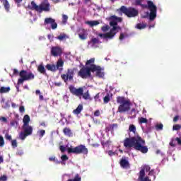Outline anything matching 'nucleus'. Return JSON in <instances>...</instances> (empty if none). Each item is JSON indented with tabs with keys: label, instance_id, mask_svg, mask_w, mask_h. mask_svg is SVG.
I'll return each instance as SVG.
<instances>
[{
	"label": "nucleus",
	"instance_id": "obj_46",
	"mask_svg": "<svg viewBox=\"0 0 181 181\" xmlns=\"http://www.w3.org/2000/svg\"><path fill=\"white\" fill-rule=\"evenodd\" d=\"M110 100H111V98L109 95H107L106 96H105L103 101L105 104H107V103H110Z\"/></svg>",
	"mask_w": 181,
	"mask_h": 181
},
{
	"label": "nucleus",
	"instance_id": "obj_9",
	"mask_svg": "<svg viewBox=\"0 0 181 181\" xmlns=\"http://www.w3.org/2000/svg\"><path fill=\"white\" fill-rule=\"evenodd\" d=\"M20 78L18 80V84H23L24 81H29V80H33L35 75L31 72H28L25 70L21 71L19 73Z\"/></svg>",
	"mask_w": 181,
	"mask_h": 181
},
{
	"label": "nucleus",
	"instance_id": "obj_14",
	"mask_svg": "<svg viewBox=\"0 0 181 181\" xmlns=\"http://www.w3.org/2000/svg\"><path fill=\"white\" fill-rule=\"evenodd\" d=\"M78 36L81 40H86L88 37V31L83 28H79L78 30Z\"/></svg>",
	"mask_w": 181,
	"mask_h": 181
},
{
	"label": "nucleus",
	"instance_id": "obj_60",
	"mask_svg": "<svg viewBox=\"0 0 181 181\" xmlns=\"http://www.w3.org/2000/svg\"><path fill=\"white\" fill-rule=\"evenodd\" d=\"M94 116H95V117H100V110H96V111L94 112Z\"/></svg>",
	"mask_w": 181,
	"mask_h": 181
},
{
	"label": "nucleus",
	"instance_id": "obj_63",
	"mask_svg": "<svg viewBox=\"0 0 181 181\" xmlns=\"http://www.w3.org/2000/svg\"><path fill=\"white\" fill-rule=\"evenodd\" d=\"M4 162V156H0V163H2Z\"/></svg>",
	"mask_w": 181,
	"mask_h": 181
},
{
	"label": "nucleus",
	"instance_id": "obj_40",
	"mask_svg": "<svg viewBox=\"0 0 181 181\" xmlns=\"http://www.w3.org/2000/svg\"><path fill=\"white\" fill-rule=\"evenodd\" d=\"M82 95H83V98H84V100H90V93H88V90H87L86 93H83Z\"/></svg>",
	"mask_w": 181,
	"mask_h": 181
},
{
	"label": "nucleus",
	"instance_id": "obj_17",
	"mask_svg": "<svg viewBox=\"0 0 181 181\" xmlns=\"http://www.w3.org/2000/svg\"><path fill=\"white\" fill-rule=\"evenodd\" d=\"M120 166L123 168V169H128L129 168V161H128V158L123 157L122 158L121 160H120Z\"/></svg>",
	"mask_w": 181,
	"mask_h": 181
},
{
	"label": "nucleus",
	"instance_id": "obj_12",
	"mask_svg": "<svg viewBox=\"0 0 181 181\" xmlns=\"http://www.w3.org/2000/svg\"><path fill=\"white\" fill-rule=\"evenodd\" d=\"M78 76L82 78H87L91 76V70L87 67H83L79 71Z\"/></svg>",
	"mask_w": 181,
	"mask_h": 181
},
{
	"label": "nucleus",
	"instance_id": "obj_62",
	"mask_svg": "<svg viewBox=\"0 0 181 181\" xmlns=\"http://www.w3.org/2000/svg\"><path fill=\"white\" fill-rule=\"evenodd\" d=\"M16 4H18V6H19V4H21V2H22V0H14Z\"/></svg>",
	"mask_w": 181,
	"mask_h": 181
},
{
	"label": "nucleus",
	"instance_id": "obj_13",
	"mask_svg": "<svg viewBox=\"0 0 181 181\" xmlns=\"http://www.w3.org/2000/svg\"><path fill=\"white\" fill-rule=\"evenodd\" d=\"M69 91L71 93V94H74V95L81 97V95H83V88H76L74 86H70Z\"/></svg>",
	"mask_w": 181,
	"mask_h": 181
},
{
	"label": "nucleus",
	"instance_id": "obj_30",
	"mask_svg": "<svg viewBox=\"0 0 181 181\" xmlns=\"http://www.w3.org/2000/svg\"><path fill=\"white\" fill-rule=\"evenodd\" d=\"M138 122L139 125H142V124H148V119L144 117H139Z\"/></svg>",
	"mask_w": 181,
	"mask_h": 181
},
{
	"label": "nucleus",
	"instance_id": "obj_27",
	"mask_svg": "<svg viewBox=\"0 0 181 181\" xmlns=\"http://www.w3.org/2000/svg\"><path fill=\"white\" fill-rule=\"evenodd\" d=\"M81 111H83V105H79L76 109H75L73 111V113L75 114V115H78V114H80V112H81Z\"/></svg>",
	"mask_w": 181,
	"mask_h": 181
},
{
	"label": "nucleus",
	"instance_id": "obj_19",
	"mask_svg": "<svg viewBox=\"0 0 181 181\" xmlns=\"http://www.w3.org/2000/svg\"><path fill=\"white\" fill-rule=\"evenodd\" d=\"M176 142L178 144V145H181V139L179 137H177L176 139H172L170 141V146L171 148H175L176 146Z\"/></svg>",
	"mask_w": 181,
	"mask_h": 181
},
{
	"label": "nucleus",
	"instance_id": "obj_53",
	"mask_svg": "<svg viewBox=\"0 0 181 181\" xmlns=\"http://www.w3.org/2000/svg\"><path fill=\"white\" fill-rule=\"evenodd\" d=\"M111 144H112V141L109 140L103 144V146H109V145H111Z\"/></svg>",
	"mask_w": 181,
	"mask_h": 181
},
{
	"label": "nucleus",
	"instance_id": "obj_56",
	"mask_svg": "<svg viewBox=\"0 0 181 181\" xmlns=\"http://www.w3.org/2000/svg\"><path fill=\"white\" fill-rule=\"evenodd\" d=\"M11 127H16V125H18V122L13 121L11 122Z\"/></svg>",
	"mask_w": 181,
	"mask_h": 181
},
{
	"label": "nucleus",
	"instance_id": "obj_49",
	"mask_svg": "<svg viewBox=\"0 0 181 181\" xmlns=\"http://www.w3.org/2000/svg\"><path fill=\"white\" fill-rule=\"evenodd\" d=\"M59 149H60L61 152H66V151H67V149H69V148H67L66 146H61L59 147Z\"/></svg>",
	"mask_w": 181,
	"mask_h": 181
},
{
	"label": "nucleus",
	"instance_id": "obj_64",
	"mask_svg": "<svg viewBox=\"0 0 181 181\" xmlns=\"http://www.w3.org/2000/svg\"><path fill=\"white\" fill-rule=\"evenodd\" d=\"M13 74H18V69H13Z\"/></svg>",
	"mask_w": 181,
	"mask_h": 181
},
{
	"label": "nucleus",
	"instance_id": "obj_28",
	"mask_svg": "<svg viewBox=\"0 0 181 181\" xmlns=\"http://www.w3.org/2000/svg\"><path fill=\"white\" fill-rule=\"evenodd\" d=\"M9 91H11V87H9V86H8V87L2 86L0 88L1 94L9 93Z\"/></svg>",
	"mask_w": 181,
	"mask_h": 181
},
{
	"label": "nucleus",
	"instance_id": "obj_33",
	"mask_svg": "<svg viewBox=\"0 0 181 181\" xmlns=\"http://www.w3.org/2000/svg\"><path fill=\"white\" fill-rule=\"evenodd\" d=\"M86 24L89 25L90 26H97V25H100V22L97 21H86Z\"/></svg>",
	"mask_w": 181,
	"mask_h": 181
},
{
	"label": "nucleus",
	"instance_id": "obj_10",
	"mask_svg": "<svg viewBox=\"0 0 181 181\" xmlns=\"http://www.w3.org/2000/svg\"><path fill=\"white\" fill-rule=\"evenodd\" d=\"M119 11L125 13L128 18H135L139 13V11L136 8L132 7L127 8L125 6H122L119 8Z\"/></svg>",
	"mask_w": 181,
	"mask_h": 181
},
{
	"label": "nucleus",
	"instance_id": "obj_20",
	"mask_svg": "<svg viewBox=\"0 0 181 181\" xmlns=\"http://www.w3.org/2000/svg\"><path fill=\"white\" fill-rule=\"evenodd\" d=\"M61 160H59V165H62L63 166L66 165V161L69 160V156H67V155L66 154H63L61 157H60Z\"/></svg>",
	"mask_w": 181,
	"mask_h": 181
},
{
	"label": "nucleus",
	"instance_id": "obj_38",
	"mask_svg": "<svg viewBox=\"0 0 181 181\" xmlns=\"http://www.w3.org/2000/svg\"><path fill=\"white\" fill-rule=\"evenodd\" d=\"M67 35L66 34H60L58 37H57V39L58 40H65V39H67Z\"/></svg>",
	"mask_w": 181,
	"mask_h": 181
},
{
	"label": "nucleus",
	"instance_id": "obj_57",
	"mask_svg": "<svg viewBox=\"0 0 181 181\" xmlns=\"http://www.w3.org/2000/svg\"><path fill=\"white\" fill-rule=\"evenodd\" d=\"M94 99H95V101H100V94L98 93V94L95 96Z\"/></svg>",
	"mask_w": 181,
	"mask_h": 181
},
{
	"label": "nucleus",
	"instance_id": "obj_55",
	"mask_svg": "<svg viewBox=\"0 0 181 181\" xmlns=\"http://www.w3.org/2000/svg\"><path fill=\"white\" fill-rule=\"evenodd\" d=\"M19 111H20V112H21V114H23V112H25V107L21 106L19 108Z\"/></svg>",
	"mask_w": 181,
	"mask_h": 181
},
{
	"label": "nucleus",
	"instance_id": "obj_43",
	"mask_svg": "<svg viewBox=\"0 0 181 181\" xmlns=\"http://www.w3.org/2000/svg\"><path fill=\"white\" fill-rule=\"evenodd\" d=\"M107 154L109 155V156H114L118 154V150H116L115 151H107Z\"/></svg>",
	"mask_w": 181,
	"mask_h": 181
},
{
	"label": "nucleus",
	"instance_id": "obj_1",
	"mask_svg": "<svg viewBox=\"0 0 181 181\" xmlns=\"http://www.w3.org/2000/svg\"><path fill=\"white\" fill-rule=\"evenodd\" d=\"M110 26H112V28H110V32L103 34L99 33L96 38H92L90 41L88 42L89 47H91L92 49H97L101 43L100 39H112L114 36L117 35V32H119L121 28L117 25V24L118 22H121V18L113 16L110 18Z\"/></svg>",
	"mask_w": 181,
	"mask_h": 181
},
{
	"label": "nucleus",
	"instance_id": "obj_2",
	"mask_svg": "<svg viewBox=\"0 0 181 181\" xmlns=\"http://www.w3.org/2000/svg\"><path fill=\"white\" fill-rule=\"evenodd\" d=\"M144 145H145V141L139 136L127 138L124 141L125 148H132L134 146L136 151H139L141 153H148V147Z\"/></svg>",
	"mask_w": 181,
	"mask_h": 181
},
{
	"label": "nucleus",
	"instance_id": "obj_34",
	"mask_svg": "<svg viewBox=\"0 0 181 181\" xmlns=\"http://www.w3.org/2000/svg\"><path fill=\"white\" fill-rule=\"evenodd\" d=\"M26 136H29L28 134H27L26 133H24V132H21L19 134V139H21V141H25V139H26Z\"/></svg>",
	"mask_w": 181,
	"mask_h": 181
},
{
	"label": "nucleus",
	"instance_id": "obj_44",
	"mask_svg": "<svg viewBox=\"0 0 181 181\" xmlns=\"http://www.w3.org/2000/svg\"><path fill=\"white\" fill-rule=\"evenodd\" d=\"M130 115H132L130 118H135V117H136V110H135V109H132Z\"/></svg>",
	"mask_w": 181,
	"mask_h": 181
},
{
	"label": "nucleus",
	"instance_id": "obj_21",
	"mask_svg": "<svg viewBox=\"0 0 181 181\" xmlns=\"http://www.w3.org/2000/svg\"><path fill=\"white\" fill-rule=\"evenodd\" d=\"M48 160L49 162H54V165H60V160L54 156H49Z\"/></svg>",
	"mask_w": 181,
	"mask_h": 181
},
{
	"label": "nucleus",
	"instance_id": "obj_6",
	"mask_svg": "<svg viewBox=\"0 0 181 181\" xmlns=\"http://www.w3.org/2000/svg\"><path fill=\"white\" fill-rule=\"evenodd\" d=\"M147 5L150 13H146L145 16H142V18H148L149 21L152 22L156 19L158 8L156 6L153 4V2L151 1H147Z\"/></svg>",
	"mask_w": 181,
	"mask_h": 181
},
{
	"label": "nucleus",
	"instance_id": "obj_45",
	"mask_svg": "<svg viewBox=\"0 0 181 181\" xmlns=\"http://www.w3.org/2000/svg\"><path fill=\"white\" fill-rule=\"evenodd\" d=\"M109 30H110V26L107 25H105L101 28L102 32H108Z\"/></svg>",
	"mask_w": 181,
	"mask_h": 181
},
{
	"label": "nucleus",
	"instance_id": "obj_51",
	"mask_svg": "<svg viewBox=\"0 0 181 181\" xmlns=\"http://www.w3.org/2000/svg\"><path fill=\"white\" fill-rule=\"evenodd\" d=\"M1 122H8V119L5 117H0Z\"/></svg>",
	"mask_w": 181,
	"mask_h": 181
},
{
	"label": "nucleus",
	"instance_id": "obj_58",
	"mask_svg": "<svg viewBox=\"0 0 181 181\" xmlns=\"http://www.w3.org/2000/svg\"><path fill=\"white\" fill-rule=\"evenodd\" d=\"M5 138H6V139H8V141H11V139H12V136L9 134H6Z\"/></svg>",
	"mask_w": 181,
	"mask_h": 181
},
{
	"label": "nucleus",
	"instance_id": "obj_7",
	"mask_svg": "<svg viewBox=\"0 0 181 181\" xmlns=\"http://www.w3.org/2000/svg\"><path fill=\"white\" fill-rule=\"evenodd\" d=\"M31 9H35L37 12H49L50 11V4L47 0H45L43 2L41 3L40 6H37L35 1H32L30 4Z\"/></svg>",
	"mask_w": 181,
	"mask_h": 181
},
{
	"label": "nucleus",
	"instance_id": "obj_54",
	"mask_svg": "<svg viewBox=\"0 0 181 181\" xmlns=\"http://www.w3.org/2000/svg\"><path fill=\"white\" fill-rule=\"evenodd\" d=\"M141 3H142V0H135L134 4V5H141Z\"/></svg>",
	"mask_w": 181,
	"mask_h": 181
},
{
	"label": "nucleus",
	"instance_id": "obj_47",
	"mask_svg": "<svg viewBox=\"0 0 181 181\" xmlns=\"http://www.w3.org/2000/svg\"><path fill=\"white\" fill-rule=\"evenodd\" d=\"M181 125L180 124H175L173 127V131H179L180 129Z\"/></svg>",
	"mask_w": 181,
	"mask_h": 181
},
{
	"label": "nucleus",
	"instance_id": "obj_59",
	"mask_svg": "<svg viewBox=\"0 0 181 181\" xmlns=\"http://www.w3.org/2000/svg\"><path fill=\"white\" fill-rule=\"evenodd\" d=\"M125 39V35L124 33L120 34L119 40H124Z\"/></svg>",
	"mask_w": 181,
	"mask_h": 181
},
{
	"label": "nucleus",
	"instance_id": "obj_52",
	"mask_svg": "<svg viewBox=\"0 0 181 181\" xmlns=\"http://www.w3.org/2000/svg\"><path fill=\"white\" fill-rule=\"evenodd\" d=\"M8 180V177L6 175H2L0 177V181H6Z\"/></svg>",
	"mask_w": 181,
	"mask_h": 181
},
{
	"label": "nucleus",
	"instance_id": "obj_16",
	"mask_svg": "<svg viewBox=\"0 0 181 181\" xmlns=\"http://www.w3.org/2000/svg\"><path fill=\"white\" fill-rule=\"evenodd\" d=\"M63 53V49L60 47H52L51 48V54L54 57H57V56H61Z\"/></svg>",
	"mask_w": 181,
	"mask_h": 181
},
{
	"label": "nucleus",
	"instance_id": "obj_41",
	"mask_svg": "<svg viewBox=\"0 0 181 181\" xmlns=\"http://www.w3.org/2000/svg\"><path fill=\"white\" fill-rule=\"evenodd\" d=\"M156 131H162L163 129V124L161 123L156 124Z\"/></svg>",
	"mask_w": 181,
	"mask_h": 181
},
{
	"label": "nucleus",
	"instance_id": "obj_15",
	"mask_svg": "<svg viewBox=\"0 0 181 181\" xmlns=\"http://www.w3.org/2000/svg\"><path fill=\"white\" fill-rule=\"evenodd\" d=\"M44 23H45V26L50 25L52 29H53V30L57 29V23H56V21H54V19H53L52 18H46L45 19Z\"/></svg>",
	"mask_w": 181,
	"mask_h": 181
},
{
	"label": "nucleus",
	"instance_id": "obj_26",
	"mask_svg": "<svg viewBox=\"0 0 181 181\" xmlns=\"http://www.w3.org/2000/svg\"><path fill=\"white\" fill-rule=\"evenodd\" d=\"M37 71L39 73H41V74H46V69L45 68V66H43V64L38 66Z\"/></svg>",
	"mask_w": 181,
	"mask_h": 181
},
{
	"label": "nucleus",
	"instance_id": "obj_42",
	"mask_svg": "<svg viewBox=\"0 0 181 181\" xmlns=\"http://www.w3.org/2000/svg\"><path fill=\"white\" fill-rule=\"evenodd\" d=\"M67 19H69V16H67V15L64 14L62 16V23L64 25H66V23H67Z\"/></svg>",
	"mask_w": 181,
	"mask_h": 181
},
{
	"label": "nucleus",
	"instance_id": "obj_24",
	"mask_svg": "<svg viewBox=\"0 0 181 181\" xmlns=\"http://www.w3.org/2000/svg\"><path fill=\"white\" fill-rule=\"evenodd\" d=\"M63 132L64 135H66V136H73V132H71V129H70V128H64Z\"/></svg>",
	"mask_w": 181,
	"mask_h": 181
},
{
	"label": "nucleus",
	"instance_id": "obj_22",
	"mask_svg": "<svg viewBox=\"0 0 181 181\" xmlns=\"http://www.w3.org/2000/svg\"><path fill=\"white\" fill-rule=\"evenodd\" d=\"M0 1L1 2H2L6 12H9V9H11V5H9V2H8V0H0Z\"/></svg>",
	"mask_w": 181,
	"mask_h": 181
},
{
	"label": "nucleus",
	"instance_id": "obj_18",
	"mask_svg": "<svg viewBox=\"0 0 181 181\" xmlns=\"http://www.w3.org/2000/svg\"><path fill=\"white\" fill-rule=\"evenodd\" d=\"M23 130L24 133L29 136L33 132V127L29 124L23 125Z\"/></svg>",
	"mask_w": 181,
	"mask_h": 181
},
{
	"label": "nucleus",
	"instance_id": "obj_36",
	"mask_svg": "<svg viewBox=\"0 0 181 181\" xmlns=\"http://www.w3.org/2000/svg\"><path fill=\"white\" fill-rule=\"evenodd\" d=\"M35 95H39L40 101H43V100H45V98L43 97V95H42V92H40V90H36Z\"/></svg>",
	"mask_w": 181,
	"mask_h": 181
},
{
	"label": "nucleus",
	"instance_id": "obj_23",
	"mask_svg": "<svg viewBox=\"0 0 181 181\" xmlns=\"http://www.w3.org/2000/svg\"><path fill=\"white\" fill-rule=\"evenodd\" d=\"M23 122V125H29V123L30 122V117L28 115H24Z\"/></svg>",
	"mask_w": 181,
	"mask_h": 181
},
{
	"label": "nucleus",
	"instance_id": "obj_4",
	"mask_svg": "<svg viewBox=\"0 0 181 181\" xmlns=\"http://www.w3.org/2000/svg\"><path fill=\"white\" fill-rule=\"evenodd\" d=\"M94 62H95V59L94 58L88 60L86 62V68L89 69L92 73H95L97 77L104 78V68L94 64Z\"/></svg>",
	"mask_w": 181,
	"mask_h": 181
},
{
	"label": "nucleus",
	"instance_id": "obj_32",
	"mask_svg": "<svg viewBox=\"0 0 181 181\" xmlns=\"http://www.w3.org/2000/svg\"><path fill=\"white\" fill-rule=\"evenodd\" d=\"M145 28H146V24L144 23H140L136 25V28L139 30H142V29H145Z\"/></svg>",
	"mask_w": 181,
	"mask_h": 181
},
{
	"label": "nucleus",
	"instance_id": "obj_48",
	"mask_svg": "<svg viewBox=\"0 0 181 181\" xmlns=\"http://www.w3.org/2000/svg\"><path fill=\"white\" fill-rule=\"evenodd\" d=\"M11 146H13V148H17L18 147V142L16 141V140H12L11 141Z\"/></svg>",
	"mask_w": 181,
	"mask_h": 181
},
{
	"label": "nucleus",
	"instance_id": "obj_29",
	"mask_svg": "<svg viewBox=\"0 0 181 181\" xmlns=\"http://www.w3.org/2000/svg\"><path fill=\"white\" fill-rule=\"evenodd\" d=\"M129 132H132L135 135V134H136V127L134 124H130L129 126Z\"/></svg>",
	"mask_w": 181,
	"mask_h": 181
},
{
	"label": "nucleus",
	"instance_id": "obj_3",
	"mask_svg": "<svg viewBox=\"0 0 181 181\" xmlns=\"http://www.w3.org/2000/svg\"><path fill=\"white\" fill-rule=\"evenodd\" d=\"M156 179L155 170H151L149 165H145L141 168L137 181H153Z\"/></svg>",
	"mask_w": 181,
	"mask_h": 181
},
{
	"label": "nucleus",
	"instance_id": "obj_37",
	"mask_svg": "<svg viewBox=\"0 0 181 181\" xmlns=\"http://www.w3.org/2000/svg\"><path fill=\"white\" fill-rule=\"evenodd\" d=\"M49 86L51 87H60L62 86V82H49Z\"/></svg>",
	"mask_w": 181,
	"mask_h": 181
},
{
	"label": "nucleus",
	"instance_id": "obj_31",
	"mask_svg": "<svg viewBox=\"0 0 181 181\" xmlns=\"http://www.w3.org/2000/svg\"><path fill=\"white\" fill-rule=\"evenodd\" d=\"M46 69L49 71H56V65L54 64H47Z\"/></svg>",
	"mask_w": 181,
	"mask_h": 181
},
{
	"label": "nucleus",
	"instance_id": "obj_25",
	"mask_svg": "<svg viewBox=\"0 0 181 181\" xmlns=\"http://www.w3.org/2000/svg\"><path fill=\"white\" fill-rule=\"evenodd\" d=\"M64 64V62L62 59H59L57 64L56 69L57 68L58 70L61 71L63 70V65Z\"/></svg>",
	"mask_w": 181,
	"mask_h": 181
},
{
	"label": "nucleus",
	"instance_id": "obj_50",
	"mask_svg": "<svg viewBox=\"0 0 181 181\" xmlns=\"http://www.w3.org/2000/svg\"><path fill=\"white\" fill-rule=\"evenodd\" d=\"M4 145H5L4 137H2V136H0V146H4Z\"/></svg>",
	"mask_w": 181,
	"mask_h": 181
},
{
	"label": "nucleus",
	"instance_id": "obj_11",
	"mask_svg": "<svg viewBox=\"0 0 181 181\" xmlns=\"http://www.w3.org/2000/svg\"><path fill=\"white\" fill-rule=\"evenodd\" d=\"M61 77L65 83H67L69 80H73V77H74V71H73V69H68L66 74L62 75Z\"/></svg>",
	"mask_w": 181,
	"mask_h": 181
},
{
	"label": "nucleus",
	"instance_id": "obj_8",
	"mask_svg": "<svg viewBox=\"0 0 181 181\" xmlns=\"http://www.w3.org/2000/svg\"><path fill=\"white\" fill-rule=\"evenodd\" d=\"M67 152L68 153H76V155H80V153L88 155V149L86 146L81 144L76 147H68Z\"/></svg>",
	"mask_w": 181,
	"mask_h": 181
},
{
	"label": "nucleus",
	"instance_id": "obj_5",
	"mask_svg": "<svg viewBox=\"0 0 181 181\" xmlns=\"http://www.w3.org/2000/svg\"><path fill=\"white\" fill-rule=\"evenodd\" d=\"M117 103L120 104L118 107V112H127V111H129L131 109V103L124 97H117Z\"/></svg>",
	"mask_w": 181,
	"mask_h": 181
},
{
	"label": "nucleus",
	"instance_id": "obj_35",
	"mask_svg": "<svg viewBox=\"0 0 181 181\" xmlns=\"http://www.w3.org/2000/svg\"><path fill=\"white\" fill-rule=\"evenodd\" d=\"M118 128V124H112L110 125L109 127H107L106 129L107 131H114V129H117Z\"/></svg>",
	"mask_w": 181,
	"mask_h": 181
},
{
	"label": "nucleus",
	"instance_id": "obj_39",
	"mask_svg": "<svg viewBox=\"0 0 181 181\" xmlns=\"http://www.w3.org/2000/svg\"><path fill=\"white\" fill-rule=\"evenodd\" d=\"M37 134L38 136H40V138H43V136L46 134V131H45L43 129H40V130L37 131Z\"/></svg>",
	"mask_w": 181,
	"mask_h": 181
},
{
	"label": "nucleus",
	"instance_id": "obj_61",
	"mask_svg": "<svg viewBox=\"0 0 181 181\" xmlns=\"http://www.w3.org/2000/svg\"><path fill=\"white\" fill-rule=\"evenodd\" d=\"M178 120H179V116H175V117H174V119H173L174 122H176L178 121Z\"/></svg>",
	"mask_w": 181,
	"mask_h": 181
}]
</instances>
